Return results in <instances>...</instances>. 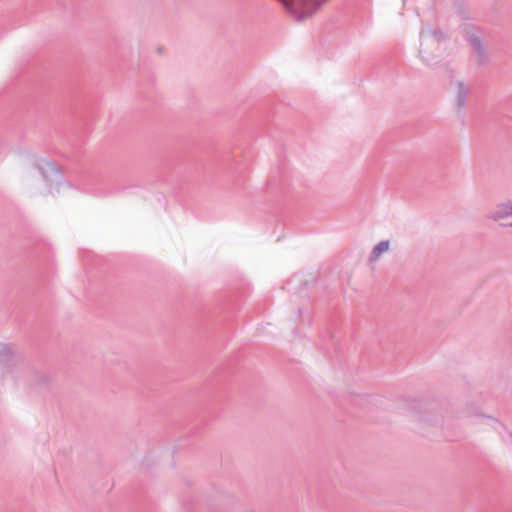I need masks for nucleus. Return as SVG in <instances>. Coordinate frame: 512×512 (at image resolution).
Instances as JSON below:
<instances>
[{
    "label": "nucleus",
    "mask_w": 512,
    "mask_h": 512,
    "mask_svg": "<svg viewBox=\"0 0 512 512\" xmlns=\"http://www.w3.org/2000/svg\"><path fill=\"white\" fill-rule=\"evenodd\" d=\"M24 364L25 358L18 350L0 343V387L15 384Z\"/></svg>",
    "instance_id": "1"
},
{
    "label": "nucleus",
    "mask_w": 512,
    "mask_h": 512,
    "mask_svg": "<svg viewBox=\"0 0 512 512\" xmlns=\"http://www.w3.org/2000/svg\"><path fill=\"white\" fill-rule=\"evenodd\" d=\"M390 248V243L388 240H384L379 242L371 251L369 256L370 262H375L383 253L387 252Z\"/></svg>",
    "instance_id": "5"
},
{
    "label": "nucleus",
    "mask_w": 512,
    "mask_h": 512,
    "mask_svg": "<svg viewBox=\"0 0 512 512\" xmlns=\"http://www.w3.org/2000/svg\"><path fill=\"white\" fill-rule=\"evenodd\" d=\"M467 41L469 42L473 56L478 65H486L489 62V53L484 45L480 35L477 32L469 31L466 34Z\"/></svg>",
    "instance_id": "2"
},
{
    "label": "nucleus",
    "mask_w": 512,
    "mask_h": 512,
    "mask_svg": "<svg viewBox=\"0 0 512 512\" xmlns=\"http://www.w3.org/2000/svg\"><path fill=\"white\" fill-rule=\"evenodd\" d=\"M455 104L458 108H463L469 93V88L462 81L454 83Z\"/></svg>",
    "instance_id": "4"
},
{
    "label": "nucleus",
    "mask_w": 512,
    "mask_h": 512,
    "mask_svg": "<svg viewBox=\"0 0 512 512\" xmlns=\"http://www.w3.org/2000/svg\"><path fill=\"white\" fill-rule=\"evenodd\" d=\"M438 33L437 32H433V34H430V33H426L424 31L421 32V38L423 39V41L425 42H429L430 40H438Z\"/></svg>",
    "instance_id": "7"
},
{
    "label": "nucleus",
    "mask_w": 512,
    "mask_h": 512,
    "mask_svg": "<svg viewBox=\"0 0 512 512\" xmlns=\"http://www.w3.org/2000/svg\"><path fill=\"white\" fill-rule=\"evenodd\" d=\"M34 384L40 387L48 386L51 383V377L44 372H37L34 376Z\"/></svg>",
    "instance_id": "6"
},
{
    "label": "nucleus",
    "mask_w": 512,
    "mask_h": 512,
    "mask_svg": "<svg viewBox=\"0 0 512 512\" xmlns=\"http://www.w3.org/2000/svg\"><path fill=\"white\" fill-rule=\"evenodd\" d=\"M501 225H502V226H509V227H512V222H510V223H502Z\"/></svg>",
    "instance_id": "9"
},
{
    "label": "nucleus",
    "mask_w": 512,
    "mask_h": 512,
    "mask_svg": "<svg viewBox=\"0 0 512 512\" xmlns=\"http://www.w3.org/2000/svg\"><path fill=\"white\" fill-rule=\"evenodd\" d=\"M486 218L494 222H501L512 218V200L496 204L488 211Z\"/></svg>",
    "instance_id": "3"
},
{
    "label": "nucleus",
    "mask_w": 512,
    "mask_h": 512,
    "mask_svg": "<svg viewBox=\"0 0 512 512\" xmlns=\"http://www.w3.org/2000/svg\"><path fill=\"white\" fill-rule=\"evenodd\" d=\"M420 54H421V57H422V59H423L424 61H426V62H430V58L426 55V52H425V50H424V49H421V50H420Z\"/></svg>",
    "instance_id": "8"
}]
</instances>
